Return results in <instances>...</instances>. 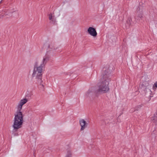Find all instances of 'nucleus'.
<instances>
[{"label": "nucleus", "mask_w": 157, "mask_h": 157, "mask_svg": "<svg viewBox=\"0 0 157 157\" xmlns=\"http://www.w3.org/2000/svg\"><path fill=\"white\" fill-rule=\"evenodd\" d=\"M58 48V47L55 44L52 43L49 44L47 47L45 55L40 61V65L38 67L43 69L48 60L49 56L54 55Z\"/></svg>", "instance_id": "nucleus-1"}, {"label": "nucleus", "mask_w": 157, "mask_h": 157, "mask_svg": "<svg viewBox=\"0 0 157 157\" xmlns=\"http://www.w3.org/2000/svg\"><path fill=\"white\" fill-rule=\"evenodd\" d=\"M24 116L21 111H16L14 114L13 123L12 126L13 130L16 131L21 127L24 121Z\"/></svg>", "instance_id": "nucleus-2"}, {"label": "nucleus", "mask_w": 157, "mask_h": 157, "mask_svg": "<svg viewBox=\"0 0 157 157\" xmlns=\"http://www.w3.org/2000/svg\"><path fill=\"white\" fill-rule=\"evenodd\" d=\"M110 79L107 74L104 75L103 78L98 84L99 92L105 93L109 90V84Z\"/></svg>", "instance_id": "nucleus-3"}, {"label": "nucleus", "mask_w": 157, "mask_h": 157, "mask_svg": "<svg viewBox=\"0 0 157 157\" xmlns=\"http://www.w3.org/2000/svg\"><path fill=\"white\" fill-rule=\"evenodd\" d=\"M43 70V69L41 67L37 66V65H35L32 75L33 77H36L38 82L42 86L44 85L42 80V72Z\"/></svg>", "instance_id": "nucleus-4"}, {"label": "nucleus", "mask_w": 157, "mask_h": 157, "mask_svg": "<svg viewBox=\"0 0 157 157\" xmlns=\"http://www.w3.org/2000/svg\"><path fill=\"white\" fill-rule=\"evenodd\" d=\"M28 101V99L25 97L21 99L17 106V111H21L23 105L26 103Z\"/></svg>", "instance_id": "nucleus-5"}, {"label": "nucleus", "mask_w": 157, "mask_h": 157, "mask_svg": "<svg viewBox=\"0 0 157 157\" xmlns=\"http://www.w3.org/2000/svg\"><path fill=\"white\" fill-rule=\"evenodd\" d=\"M87 32L90 35L94 37H96L97 35L95 29L93 27H89L87 29Z\"/></svg>", "instance_id": "nucleus-6"}, {"label": "nucleus", "mask_w": 157, "mask_h": 157, "mask_svg": "<svg viewBox=\"0 0 157 157\" xmlns=\"http://www.w3.org/2000/svg\"><path fill=\"white\" fill-rule=\"evenodd\" d=\"M144 15V10L142 8H139L137 9V12L136 13V17L138 18L137 20L140 18L142 19L143 18Z\"/></svg>", "instance_id": "nucleus-7"}, {"label": "nucleus", "mask_w": 157, "mask_h": 157, "mask_svg": "<svg viewBox=\"0 0 157 157\" xmlns=\"http://www.w3.org/2000/svg\"><path fill=\"white\" fill-rule=\"evenodd\" d=\"M79 123L81 127L80 130H83L88 126V123L83 119H81L79 120Z\"/></svg>", "instance_id": "nucleus-8"}, {"label": "nucleus", "mask_w": 157, "mask_h": 157, "mask_svg": "<svg viewBox=\"0 0 157 157\" xmlns=\"http://www.w3.org/2000/svg\"><path fill=\"white\" fill-rule=\"evenodd\" d=\"M10 12L12 13L11 16L14 18H17L19 16V13L16 9H13L10 10Z\"/></svg>", "instance_id": "nucleus-9"}, {"label": "nucleus", "mask_w": 157, "mask_h": 157, "mask_svg": "<svg viewBox=\"0 0 157 157\" xmlns=\"http://www.w3.org/2000/svg\"><path fill=\"white\" fill-rule=\"evenodd\" d=\"M49 20L53 23H55L56 21V18L53 13H50L48 15Z\"/></svg>", "instance_id": "nucleus-10"}, {"label": "nucleus", "mask_w": 157, "mask_h": 157, "mask_svg": "<svg viewBox=\"0 0 157 157\" xmlns=\"http://www.w3.org/2000/svg\"><path fill=\"white\" fill-rule=\"evenodd\" d=\"M151 120L154 122L157 123V113H156L151 118Z\"/></svg>", "instance_id": "nucleus-11"}, {"label": "nucleus", "mask_w": 157, "mask_h": 157, "mask_svg": "<svg viewBox=\"0 0 157 157\" xmlns=\"http://www.w3.org/2000/svg\"><path fill=\"white\" fill-rule=\"evenodd\" d=\"M92 90H91L90 89L86 93V95L87 96H88L90 94L92 93Z\"/></svg>", "instance_id": "nucleus-12"}, {"label": "nucleus", "mask_w": 157, "mask_h": 157, "mask_svg": "<svg viewBox=\"0 0 157 157\" xmlns=\"http://www.w3.org/2000/svg\"><path fill=\"white\" fill-rule=\"evenodd\" d=\"M148 83L147 82H144L142 84L143 86H144V87L148 85Z\"/></svg>", "instance_id": "nucleus-13"}, {"label": "nucleus", "mask_w": 157, "mask_h": 157, "mask_svg": "<svg viewBox=\"0 0 157 157\" xmlns=\"http://www.w3.org/2000/svg\"><path fill=\"white\" fill-rule=\"evenodd\" d=\"M153 87L154 89H156V88H157V82L154 83Z\"/></svg>", "instance_id": "nucleus-14"}, {"label": "nucleus", "mask_w": 157, "mask_h": 157, "mask_svg": "<svg viewBox=\"0 0 157 157\" xmlns=\"http://www.w3.org/2000/svg\"><path fill=\"white\" fill-rule=\"evenodd\" d=\"M66 157H71V153L69 152L66 155Z\"/></svg>", "instance_id": "nucleus-15"}, {"label": "nucleus", "mask_w": 157, "mask_h": 157, "mask_svg": "<svg viewBox=\"0 0 157 157\" xmlns=\"http://www.w3.org/2000/svg\"><path fill=\"white\" fill-rule=\"evenodd\" d=\"M2 0L1 1V2H0V3L1 2H2Z\"/></svg>", "instance_id": "nucleus-16"}]
</instances>
